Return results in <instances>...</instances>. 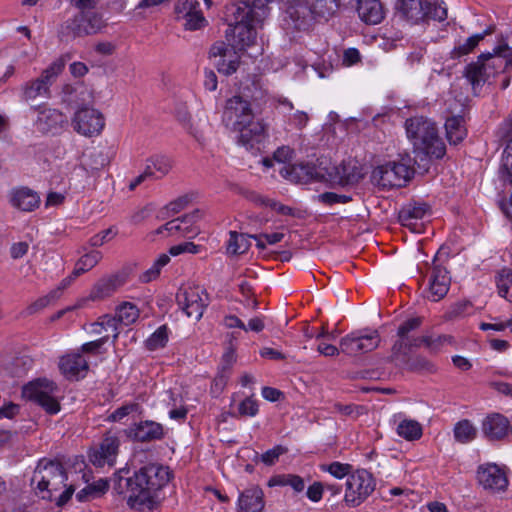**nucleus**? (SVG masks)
<instances>
[{"mask_svg": "<svg viewBox=\"0 0 512 512\" xmlns=\"http://www.w3.org/2000/svg\"><path fill=\"white\" fill-rule=\"evenodd\" d=\"M453 432L455 440L463 444L473 441L477 435L476 427L467 419L457 422Z\"/></svg>", "mask_w": 512, "mask_h": 512, "instance_id": "4c0bfd02", "label": "nucleus"}, {"mask_svg": "<svg viewBox=\"0 0 512 512\" xmlns=\"http://www.w3.org/2000/svg\"><path fill=\"white\" fill-rule=\"evenodd\" d=\"M233 131L238 133V142L241 145L252 149L264 140L266 128L262 121L253 118L247 124L239 126Z\"/></svg>", "mask_w": 512, "mask_h": 512, "instance_id": "a211bd4d", "label": "nucleus"}, {"mask_svg": "<svg viewBox=\"0 0 512 512\" xmlns=\"http://www.w3.org/2000/svg\"><path fill=\"white\" fill-rule=\"evenodd\" d=\"M65 67V60L58 58L53 61L43 72L40 77L27 82L23 86V97L25 100H34L38 97H48L50 94V86L56 81Z\"/></svg>", "mask_w": 512, "mask_h": 512, "instance_id": "1a4fd4ad", "label": "nucleus"}, {"mask_svg": "<svg viewBox=\"0 0 512 512\" xmlns=\"http://www.w3.org/2000/svg\"><path fill=\"white\" fill-rule=\"evenodd\" d=\"M170 480L167 467L150 464L142 467L132 477L119 479V488L124 481L128 495V504L132 508L141 509L150 507L153 503L154 493L165 486Z\"/></svg>", "mask_w": 512, "mask_h": 512, "instance_id": "f257e3e1", "label": "nucleus"}, {"mask_svg": "<svg viewBox=\"0 0 512 512\" xmlns=\"http://www.w3.org/2000/svg\"><path fill=\"white\" fill-rule=\"evenodd\" d=\"M170 261V257L167 254H161L152 264L150 268L144 271L139 280L141 283H149L156 280L161 273V269L166 266Z\"/></svg>", "mask_w": 512, "mask_h": 512, "instance_id": "ea45409f", "label": "nucleus"}, {"mask_svg": "<svg viewBox=\"0 0 512 512\" xmlns=\"http://www.w3.org/2000/svg\"><path fill=\"white\" fill-rule=\"evenodd\" d=\"M138 408V404L136 403H129L125 404L119 408H117L111 415L109 416V419L111 421H120L130 413L136 411Z\"/></svg>", "mask_w": 512, "mask_h": 512, "instance_id": "680f3d73", "label": "nucleus"}, {"mask_svg": "<svg viewBox=\"0 0 512 512\" xmlns=\"http://www.w3.org/2000/svg\"><path fill=\"white\" fill-rule=\"evenodd\" d=\"M255 118L251 104L241 96H233L226 101L222 121L231 130L247 124Z\"/></svg>", "mask_w": 512, "mask_h": 512, "instance_id": "9b49d317", "label": "nucleus"}, {"mask_svg": "<svg viewBox=\"0 0 512 512\" xmlns=\"http://www.w3.org/2000/svg\"><path fill=\"white\" fill-rule=\"evenodd\" d=\"M317 200L323 204H326V205H334V204H338V203H348L352 200V198L348 195H344V194H337V193H334V192H325V193H322V194H319L317 196Z\"/></svg>", "mask_w": 512, "mask_h": 512, "instance_id": "de8ad7c7", "label": "nucleus"}, {"mask_svg": "<svg viewBox=\"0 0 512 512\" xmlns=\"http://www.w3.org/2000/svg\"><path fill=\"white\" fill-rule=\"evenodd\" d=\"M405 128L415 150L436 159L445 155V144L439 136L436 124L430 119L422 116L409 118L405 122Z\"/></svg>", "mask_w": 512, "mask_h": 512, "instance_id": "7ed1b4c3", "label": "nucleus"}, {"mask_svg": "<svg viewBox=\"0 0 512 512\" xmlns=\"http://www.w3.org/2000/svg\"><path fill=\"white\" fill-rule=\"evenodd\" d=\"M67 121L65 115L57 109L45 108L37 117V125L43 132H49L62 127Z\"/></svg>", "mask_w": 512, "mask_h": 512, "instance_id": "cd10ccee", "label": "nucleus"}, {"mask_svg": "<svg viewBox=\"0 0 512 512\" xmlns=\"http://www.w3.org/2000/svg\"><path fill=\"white\" fill-rule=\"evenodd\" d=\"M107 163V158L101 151L92 152L89 155V162L86 165L91 170H99L103 168Z\"/></svg>", "mask_w": 512, "mask_h": 512, "instance_id": "69168bd1", "label": "nucleus"}, {"mask_svg": "<svg viewBox=\"0 0 512 512\" xmlns=\"http://www.w3.org/2000/svg\"><path fill=\"white\" fill-rule=\"evenodd\" d=\"M494 32V28L489 27L483 33L475 34L468 39L463 44L456 46L451 55L453 58H459L461 56L469 54L474 48L479 44L481 40L485 38V36L490 35Z\"/></svg>", "mask_w": 512, "mask_h": 512, "instance_id": "473e14b6", "label": "nucleus"}, {"mask_svg": "<svg viewBox=\"0 0 512 512\" xmlns=\"http://www.w3.org/2000/svg\"><path fill=\"white\" fill-rule=\"evenodd\" d=\"M116 234L117 232L112 227H110L91 237L89 243L93 247H100L115 237Z\"/></svg>", "mask_w": 512, "mask_h": 512, "instance_id": "864d4df0", "label": "nucleus"}, {"mask_svg": "<svg viewBox=\"0 0 512 512\" xmlns=\"http://www.w3.org/2000/svg\"><path fill=\"white\" fill-rule=\"evenodd\" d=\"M88 362L80 353L67 354L61 357L59 369L67 379H77L88 371Z\"/></svg>", "mask_w": 512, "mask_h": 512, "instance_id": "4be33fe9", "label": "nucleus"}, {"mask_svg": "<svg viewBox=\"0 0 512 512\" xmlns=\"http://www.w3.org/2000/svg\"><path fill=\"white\" fill-rule=\"evenodd\" d=\"M198 252H199V246L195 245L193 242H184V243L172 246L169 249V253L172 256H178L182 253L196 254Z\"/></svg>", "mask_w": 512, "mask_h": 512, "instance_id": "bf43d9fd", "label": "nucleus"}, {"mask_svg": "<svg viewBox=\"0 0 512 512\" xmlns=\"http://www.w3.org/2000/svg\"><path fill=\"white\" fill-rule=\"evenodd\" d=\"M130 436L140 442L159 440L164 436V430L160 423L154 421H142L130 428Z\"/></svg>", "mask_w": 512, "mask_h": 512, "instance_id": "b1692460", "label": "nucleus"}, {"mask_svg": "<svg viewBox=\"0 0 512 512\" xmlns=\"http://www.w3.org/2000/svg\"><path fill=\"white\" fill-rule=\"evenodd\" d=\"M179 121L183 127L198 141L203 139V131L199 128V125L191 122V117L186 113L179 114Z\"/></svg>", "mask_w": 512, "mask_h": 512, "instance_id": "8fccbe9b", "label": "nucleus"}, {"mask_svg": "<svg viewBox=\"0 0 512 512\" xmlns=\"http://www.w3.org/2000/svg\"><path fill=\"white\" fill-rule=\"evenodd\" d=\"M375 480L371 473L361 469L351 473L346 480L344 501L349 507L363 503L375 489Z\"/></svg>", "mask_w": 512, "mask_h": 512, "instance_id": "0eeeda50", "label": "nucleus"}, {"mask_svg": "<svg viewBox=\"0 0 512 512\" xmlns=\"http://www.w3.org/2000/svg\"><path fill=\"white\" fill-rule=\"evenodd\" d=\"M496 285L498 294L512 302V270L509 268L501 269L496 275Z\"/></svg>", "mask_w": 512, "mask_h": 512, "instance_id": "e433bc0d", "label": "nucleus"}, {"mask_svg": "<svg viewBox=\"0 0 512 512\" xmlns=\"http://www.w3.org/2000/svg\"><path fill=\"white\" fill-rule=\"evenodd\" d=\"M481 55H488L485 57V65L487 67H490V71H493V75H495L498 70L504 71V62L500 58L498 54H495L493 51L492 53H482Z\"/></svg>", "mask_w": 512, "mask_h": 512, "instance_id": "13d9d810", "label": "nucleus"}, {"mask_svg": "<svg viewBox=\"0 0 512 512\" xmlns=\"http://www.w3.org/2000/svg\"><path fill=\"white\" fill-rule=\"evenodd\" d=\"M116 317L121 324L128 326L138 319L139 310L132 303H124L118 308Z\"/></svg>", "mask_w": 512, "mask_h": 512, "instance_id": "37998d69", "label": "nucleus"}, {"mask_svg": "<svg viewBox=\"0 0 512 512\" xmlns=\"http://www.w3.org/2000/svg\"><path fill=\"white\" fill-rule=\"evenodd\" d=\"M324 491L325 486L323 482H314L308 487L306 494L311 501L318 502L321 500Z\"/></svg>", "mask_w": 512, "mask_h": 512, "instance_id": "774afa93", "label": "nucleus"}, {"mask_svg": "<svg viewBox=\"0 0 512 512\" xmlns=\"http://www.w3.org/2000/svg\"><path fill=\"white\" fill-rule=\"evenodd\" d=\"M264 507V492L258 486L245 489L238 497L237 512H263Z\"/></svg>", "mask_w": 512, "mask_h": 512, "instance_id": "6ab92c4d", "label": "nucleus"}, {"mask_svg": "<svg viewBox=\"0 0 512 512\" xmlns=\"http://www.w3.org/2000/svg\"><path fill=\"white\" fill-rule=\"evenodd\" d=\"M451 278L445 267L438 263L435 256L431 268L427 273V287L424 290L425 297L433 302L443 299L450 288Z\"/></svg>", "mask_w": 512, "mask_h": 512, "instance_id": "9d476101", "label": "nucleus"}, {"mask_svg": "<svg viewBox=\"0 0 512 512\" xmlns=\"http://www.w3.org/2000/svg\"><path fill=\"white\" fill-rule=\"evenodd\" d=\"M397 434L408 440H417L422 436V426L419 422L412 419H404L397 426Z\"/></svg>", "mask_w": 512, "mask_h": 512, "instance_id": "f704fd0d", "label": "nucleus"}, {"mask_svg": "<svg viewBox=\"0 0 512 512\" xmlns=\"http://www.w3.org/2000/svg\"><path fill=\"white\" fill-rule=\"evenodd\" d=\"M201 217L199 210H195L192 213L186 214L182 217L173 219L166 224L160 226L152 232L153 235H160L166 232L168 235L180 234L185 237H190L195 234V230L192 225Z\"/></svg>", "mask_w": 512, "mask_h": 512, "instance_id": "f3484780", "label": "nucleus"}, {"mask_svg": "<svg viewBox=\"0 0 512 512\" xmlns=\"http://www.w3.org/2000/svg\"><path fill=\"white\" fill-rule=\"evenodd\" d=\"M66 481L67 474L63 465L57 460L43 458L33 472L31 485L42 499L55 500L58 506H63L75 491L74 486H67Z\"/></svg>", "mask_w": 512, "mask_h": 512, "instance_id": "f03ea898", "label": "nucleus"}, {"mask_svg": "<svg viewBox=\"0 0 512 512\" xmlns=\"http://www.w3.org/2000/svg\"><path fill=\"white\" fill-rule=\"evenodd\" d=\"M229 375L230 372L220 370L213 380V383L211 385V391L216 394L221 393L224 390L225 386L227 385Z\"/></svg>", "mask_w": 512, "mask_h": 512, "instance_id": "e2e57ef3", "label": "nucleus"}, {"mask_svg": "<svg viewBox=\"0 0 512 512\" xmlns=\"http://www.w3.org/2000/svg\"><path fill=\"white\" fill-rule=\"evenodd\" d=\"M108 339H109V334H105L95 341H91V342L83 344L81 346V351L84 353L97 354V353H99V350L101 349V347L108 341Z\"/></svg>", "mask_w": 512, "mask_h": 512, "instance_id": "0e129e2a", "label": "nucleus"}, {"mask_svg": "<svg viewBox=\"0 0 512 512\" xmlns=\"http://www.w3.org/2000/svg\"><path fill=\"white\" fill-rule=\"evenodd\" d=\"M73 129L86 137L99 135L105 126L103 114L94 108L77 110L71 121Z\"/></svg>", "mask_w": 512, "mask_h": 512, "instance_id": "ddd939ff", "label": "nucleus"}, {"mask_svg": "<svg viewBox=\"0 0 512 512\" xmlns=\"http://www.w3.org/2000/svg\"><path fill=\"white\" fill-rule=\"evenodd\" d=\"M230 237L227 243V253L231 255H239L245 253L249 247L250 242L246 235L237 233L236 231L230 232Z\"/></svg>", "mask_w": 512, "mask_h": 512, "instance_id": "58836bf2", "label": "nucleus"}, {"mask_svg": "<svg viewBox=\"0 0 512 512\" xmlns=\"http://www.w3.org/2000/svg\"><path fill=\"white\" fill-rule=\"evenodd\" d=\"M425 20L443 21L447 18V10L442 6L440 0H420Z\"/></svg>", "mask_w": 512, "mask_h": 512, "instance_id": "72a5a7b5", "label": "nucleus"}, {"mask_svg": "<svg viewBox=\"0 0 512 512\" xmlns=\"http://www.w3.org/2000/svg\"><path fill=\"white\" fill-rule=\"evenodd\" d=\"M286 452H287V448L280 446V445L275 446L274 448H272V449L266 451L264 454H262L261 460L266 465H273L276 462V460L279 458V456Z\"/></svg>", "mask_w": 512, "mask_h": 512, "instance_id": "052dcab7", "label": "nucleus"}, {"mask_svg": "<svg viewBox=\"0 0 512 512\" xmlns=\"http://www.w3.org/2000/svg\"><path fill=\"white\" fill-rule=\"evenodd\" d=\"M495 54H498L504 64V69L512 67V47H509L506 42H501L494 48Z\"/></svg>", "mask_w": 512, "mask_h": 512, "instance_id": "6e6d98bb", "label": "nucleus"}, {"mask_svg": "<svg viewBox=\"0 0 512 512\" xmlns=\"http://www.w3.org/2000/svg\"><path fill=\"white\" fill-rule=\"evenodd\" d=\"M190 201H191L190 196H188V195L180 196L177 199L168 203L166 205V210H167L168 214H172V215L177 214L180 211H182L184 208H186L188 206V204L190 203Z\"/></svg>", "mask_w": 512, "mask_h": 512, "instance_id": "4d7b16f0", "label": "nucleus"}, {"mask_svg": "<svg viewBox=\"0 0 512 512\" xmlns=\"http://www.w3.org/2000/svg\"><path fill=\"white\" fill-rule=\"evenodd\" d=\"M177 303L189 318L198 321L208 304V295L199 287L180 290L176 296Z\"/></svg>", "mask_w": 512, "mask_h": 512, "instance_id": "4468645a", "label": "nucleus"}, {"mask_svg": "<svg viewBox=\"0 0 512 512\" xmlns=\"http://www.w3.org/2000/svg\"><path fill=\"white\" fill-rule=\"evenodd\" d=\"M488 55H479L475 62L470 63L465 69V77L471 84L474 92L482 87L490 77L494 76L490 67L485 65V57Z\"/></svg>", "mask_w": 512, "mask_h": 512, "instance_id": "412c9836", "label": "nucleus"}, {"mask_svg": "<svg viewBox=\"0 0 512 512\" xmlns=\"http://www.w3.org/2000/svg\"><path fill=\"white\" fill-rule=\"evenodd\" d=\"M11 202L13 206L23 211H32L38 206L39 197L32 190L22 188L13 193Z\"/></svg>", "mask_w": 512, "mask_h": 512, "instance_id": "c756f323", "label": "nucleus"}, {"mask_svg": "<svg viewBox=\"0 0 512 512\" xmlns=\"http://www.w3.org/2000/svg\"><path fill=\"white\" fill-rule=\"evenodd\" d=\"M105 26L106 23L99 13L80 12L62 24L60 34L72 38L84 37L97 34Z\"/></svg>", "mask_w": 512, "mask_h": 512, "instance_id": "423d86ee", "label": "nucleus"}, {"mask_svg": "<svg viewBox=\"0 0 512 512\" xmlns=\"http://www.w3.org/2000/svg\"><path fill=\"white\" fill-rule=\"evenodd\" d=\"M119 445V437L115 433L108 432L99 447L90 452L91 463L97 467H103L106 464L112 466L115 463Z\"/></svg>", "mask_w": 512, "mask_h": 512, "instance_id": "2eb2a0df", "label": "nucleus"}, {"mask_svg": "<svg viewBox=\"0 0 512 512\" xmlns=\"http://www.w3.org/2000/svg\"><path fill=\"white\" fill-rule=\"evenodd\" d=\"M58 386L51 380L39 378L26 384L22 389V396L37 403L47 413L56 414L60 411L57 399Z\"/></svg>", "mask_w": 512, "mask_h": 512, "instance_id": "39448f33", "label": "nucleus"}, {"mask_svg": "<svg viewBox=\"0 0 512 512\" xmlns=\"http://www.w3.org/2000/svg\"><path fill=\"white\" fill-rule=\"evenodd\" d=\"M428 335L426 336H420L415 338L408 337L406 340H398L395 342V344L392 347L393 354L397 356L398 354L404 353L406 354L405 350H410L412 348H418L421 346H425V341H422L424 339H427Z\"/></svg>", "mask_w": 512, "mask_h": 512, "instance_id": "c03bdc74", "label": "nucleus"}, {"mask_svg": "<svg viewBox=\"0 0 512 512\" xmlns=\"http://www.w3.org/2000/svg\"><path fill=\"white\" fill-rule=\"evenodd\" d=\"M423 322L422 317H414L406 320L403 322L399 327L397 331V335L399 336V340H406L409 336L408 334L411 331H414L418 329Z\"/></svg>", "mask_w": 512, "mask_h": 512, "instance_id": "49530a36", "label": "nucleus"}, {"mask_svg": "<svg viewBox=\"0 0 512 512\" xmlns=\"http://www.w3.org/2000/svg\"><path fill=\"white\" fill-rule=\"evenodd\" d=\"M425 347L432 352L439 351L446 343H450L451 337L446 335H440L437 337L429 336L427 339H424Z\"/></svg>", "mask_w": 512, "mask_h": 512, "instance_id": "5fc2aeb1", "label": "nucleus"}, {"mask_svg": "<svg viewBox=\"0 0 512 512\" xmlns=\"http://www.w3.org/2000/svg\"><path fill=\"white\" fill-rule=\"evenodd\" d=\"M357 12L360 19L367 24H378L384 18V9L380 0H358Z\"/></svg>", "mask_w": 512, "mask_h": 512, "instance_id": "a878e982", "label": "nucleus"}, {"mask_svg": "<svg viewBox=\"0 0 512 512\" xmlns=\"http://www.w3.org/2000/svg\"><path fill=\"white\" fill-rule=\"evenodd\" d=\"M474 313V306L469 300H461L452 304L445 314L448 320L463 318Z\"/></svg>", "mask_w": 512, "mask_h": 512, "instance_id": "a19ab883", "label": "nucleus"}, {"mask_svg": "<svg viewBox=\"0 0 512 512\" xmlns=\"http://www.w3.org/2000/svg\"><path fill=\"white\" fill-rule=\"evenodd\" d=\"M428 206L424 203H409L404 205L398 215L401 225L415 230L416 222L424 218Z\"/></svg>", "mask_w": 512, "mask_h": 512, "instance_id": "bb28decb", "label": "nucleus"}, {"mask_svg": "<svg viewBox=\"0 0 512 512\" xmlns=\"http://www.w3.org/2000/svg\"><path fill=\"white\" fill-rule=\"evenodd\" d=\"M101 325L104 327L105 333H111L113 342L116 341L119 335L118 326L120 324L116 316L104 315L100 317Z\"/></svg>", "mask_w": 512, "mask_h": 512, "instance_id": "3c124183", "label": "nucleus"}, {"mask_svg": "<svg viewBox=\"0 0 512 512\" xmlns=\"http://www.w3.org/2000/svg\"><path fill=\"white\" fill-rule=\"evenodd\" d=\"M57 298V291H52L48 295L39 298L33 304L29 306L31 313L37 312L50 304L52 300Z\"/></svg>", "mask_w": 512, "mask_h": 512, "instance_id": "338daca9", "label": "nucleus"}, {"mask_svg": "<svg viewBox=\"0 0 512 512\" xmlns=\"http://www.w3.org/2000/svg\"><path fill=\"white\" fill-rule=\"evenodd\" d=\"M476 477L478 484L493 494L505 492L509 485L506 470L494 463L480 465Z\"/></svg>", "mask_w": 512, "mask_h": 512, "instance_id": "f8f14e48", "label": "nucleus"}, {"mask_svg": "<svg viewBox=\"0 0 512 512\" xmlns=\"http://www.w3.org/2000/svg\"><path fill=\"white\" fill-rule=\"evenodd\" d=\"M102 253L97 250L90 251L84 254L76 263L75 268L72 272V276L78 277L91 270L94 266H96L100 260L102 259Z\"/></svg>", "mask_w": 512, "mask_h": 512, "instance_id": "c9c22d12", "label": "nucleus"}, {"mask_svg": "<svg viewBox=\"0 0 512 512\" xmlns=\"http://www.w3.org/2000/svg\"><path fill=\"white\" fill-rule=\"evenodd\" d=\"M414 175V169L409 162L391 161L377 166L371 175V181L381 189H391L404 186Z\"/></svg>", "mask_w": 512, "mask_h": 512, "instance_id": "20e7f679", "label": "nucleus"}, {"mask_svg": "<svg viewBox=\"0 0 512 512\" xmlns=\"http://www.w3.org/2000/svg\"><path fill=\"white\" fill-rule=\"evenodd\" d=\"M333 171V173L329 174L327 181L340 186L353 185L363 177L358 167L350 163H342L334 167Z\"/></svg>", "mask_w": 512, "mask_h": 512, "instance_id": "393cba45", "label": "nucleus"}, {"mask_svg": "<svg viewBox=\"0 0 512 512\" xmlns=\"http://www.w3.org/2000/svg\"><path fill=\"white\" fill-rule=\"evenodd\" d=\"M280 174L291 182L299 184L327 181L323 169L310 164L283 166L280 169Z\"/></svg>", "mask_w": 512, "mask_h": 512, "instance_id": "dca6fc26", "label": "nucleus"}, {"mask_svg": "<svg viewBox=\"0 0 512 512\" xmlns=\"http://www.w3.org/2000/svg\"><path fill=\"white\" fill-rule=\"evenodd\" d=\"M463 123V118L458 116L446 120V135L450 144L457 145L466 137L467 131Z\"/></svg>", "mask_w": 512, "mask_h": 512, "instance_id": "7c9ffc66", "label": "nucleus"}, {"mask_svg": "<svg viewBox=\"0 0 512 512\" xmlns=\"http://www.w3.org/2000/svg\"><path fill=\"white\" fill-rule=\"evenodd\" d=\"M509 428L508 419L498 413L488 415L482 421V433L489 441L503 439L508 434Z\"/></svg>", "mask_w": 512, "mask_h": 512, "instance_id": "aec40b11", "label": "nucleus"}, {"mask_svg": "<svg viewBox=\"0 0 512 512\" xmlns=\"http://www.w3.org/2000/svg\"><path fill=\"white\" fill-rule=\"evenodd\" d=\"M258 413V404L252 398H246L238 405V414L240 416L253 417Z\"/></svg>", "mask_w": 512, "mask_h": 512, "instance_id": "603ef678", "label": "nucleus"}, {"mask_svg": "<svg viewBox=\"0 0 512 512\" xmlns=\"http://www.w3.org/2000/svg\"><path fill=\"white\" fill-rule=\"evenodd\" d=\"M168 342V328L162 325L146 340V348L150 351L163 348Z\"/></svg>", "mask_w": 512, "mask_h": 512, "instance_id": "79ce46f5", "label": "nucleus"}, {"mask_svg": "<svg viewBox=\"0 0 512 512\" xmlns=\"http://www.w3.org/2000/svg\"><path fill=\"white\" fill-rule=\"evenodd\" d=\"M150 170L151 179H160L169 173L172 161L165 155H153L146 160L145 170Z\"/></svg>", "mask_w": 512, "mask_h": 512, "instance_id": "c85d7f7f", "label": "nucleus"}, {"mask_svg": "<svg viewBox=\"0 0 512 512\" xmlns=\"http://www.w3.org/2000/svg\"><path fill=\"white\" fill-rule=\"evenodd\" d=\"M185 20L184 26L187 30H197L205 24V18L202 13L195 10L187 11Z\"/></svg>", "mask_w": 512, "mask_h": 512, "instance_id": "09e8293b", "label": "nucleus"}, {"mask_svg": "<svg viewBox=\"0 0 512 512\" xmlns=\"http://www.w3.org/2000/svg\"><path fill=\"white\" fill-rule=\"evenodd\" d=\"M381 338L377 330L362 329L353 331L340 340V350L349 356H357L375 350Z\"/></svg>", "mask_w": 512, "mask_h": 512, "instance_id": "6e6552de", "label": "nucleus"}, {"mask_svg": "<svg viewBox=\"0 0 512 512\" xmlns=\"http://www.w3.org/2000/svg\"><path fill=\"white\" fill-rule=\"evenodd\" d=\"M320 469L324 472L330 473L332 476L338 479H342L345 476L351 475L352 465L341 462H332L330 464H323Z\"/></svg>", "mask_w": 512, "mask_h": 512, "instance_id": "a18cd8bd", "label": "nucleus"}, {"mask_svg": "<svg viewBox=\"0 0 512 512\" xmlns=\"http://www.w3.org/2000/svg\"><path fill=\"white\" fill-rule=\"evenodd\" d=\"M399 11L403 17L414 23L425 20V14L422 12L420 0H401Z\"/></svg>", "mask_w": 512, "mask_h": 512, "instance_id": "2f4dec72", "label": "nucleus"}, {"mask_svg": "<svg viewBox=\"0 0 512 512\" xmlns=\"http://www.w3.org/2000/svg\"><path fill=\"white\" fill-rule=\"evenodd\" d=\"M126 282V275L124 273H116L101 278L93 287L91 291V298L104 299L115 293Z\"/></svg>", "mask_w": 512, "mask_h": 512, "instance_id": "5701e85b", "label": "nucleus"}]
</instances>
